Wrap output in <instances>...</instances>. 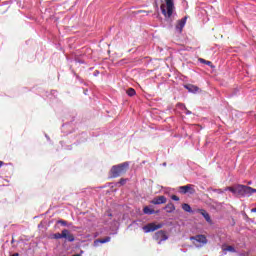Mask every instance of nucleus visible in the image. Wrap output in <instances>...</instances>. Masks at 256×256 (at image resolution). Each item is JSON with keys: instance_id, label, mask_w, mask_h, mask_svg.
Listing matches in <instances>:
<instances>
[{"instance_id": "24", "label": "nucleus", "mask_w": 256, "mask_h": 256, "mask_svg": "<svg viewBox=\"0 0 256 256\" xmlns=\"http://www.w3.org/2000/svg\"><path fill=\"white\" fill-rule=\"evenodd\" d=\"M119 183H120V185H125V180L121 179Z\"/></svg>"}, {"instance_id": "14", "label": "nucleus", "mask_w": 256, "mask_h": 256, "mask_svg": "<svg viewBox=\"0 0 256 256\" xmlns=\"http://www.w3.org/2000/svg\"><path fill=\"white\" fill-rule=\"evenodd\" d=\"M143 211L145 215H154V213H159V211L155 212V210L149 206L144 207Z\"/></svg>"}, {"instance_id": "2", "label": "nucleus", "mask_w": 256, "mask_h": 256, "mask_svg": "<svg viewBox=\"0 0 256 256\" xmlns=\"http://www.w3.org/2000/svg\"><path fill=\"white\" fill-rule=\"evenodd\" d=\"M165 4H162L160 6L161 12L164 15V17H171L173 15V9H175V3L173 0H165Z\"/></svg>"}, {"instance_id": "21", "label": "nucleus", "mask_w": 256, "mask_h": 256, "mask_svg": "<svg viewBox=\"0 0 256 256\" xmlns=\"http://www.w3.org/2000/svg\"><path fill=\"white\" fill-rule=\"evenodd\" d=\"M199 61H200V63H204L205 65H211V61H207L203 58H200Z\"/></svg>"}, {"instance_id": "26", "label": "nucleus", "mask_w": 256, "mask_h": 256, "mask_svg": "<svg viewBox=\"0 0 256 256\" xmlns=\"http://www.w3.org/2000/svg\"><path fill=\"white\" fill-rule=\"evenodd\" d=\"M0 167H3V161H0Z\"/></svg>"}, {"instance_id": "22", "label": "nucleus", "mask_w": 256, "mask_h": 256, "mask_svg": "<svg viewBox=\"0 0 256 256\" xmlns=\"http://www.w3.org/2000/svg\"><path fill=\"white\" fill-rule=\"evenodd\" d=\"M171 200H172V201H179V196H177V195H172V196H171Z\"/></svg>"}, {"instance_id": "4", "label": "nucleus", "mask_w": 256, "mask_h": 256, "mask_svg": "<svg viewBox=\"0 0 256 256\" xmlns=\"http://www.w3.org/2000/svg\"><path fill=\"white\" fill-rule=\"evenodd\" d=\"M253 193H256V189L250 186L240 185L239 197H251Z\"/></svg>"}, {"instance_id": "17", "label": "nucleus", "mask_w": 256, "mask_h": 256, "mask_svg": "<svg viewBox=\"0 0 256 256\" xmlns=\"http://www.w3.org/2000/svg\"><path fill=\"white\" fill-rule=\"evenodd\" d=\"M63 239H67L68 241H70V243H73V241H75V236H73V234H71V232L67 230L66 237H63Z\"/></svg>"}, {"instance_id": "10", "label": "nucleus", "mask_w": 256, "mask_h": 256, "mask_svg": "<svg viewBox=\"0 0 256 256\" xmlns=\"http://www.w3.org/2000/svg\"><path fill=\"white\" fill-rule=\"evenodd\" d=\"M185 23H187V18H183L178 21V24L176 25V30L181 33L183 31V27H185Z\"/></svg>"}, {"instance_id": "7", "label": "nucleus", "mask_w": 256, "mask_h": 256, "mask_svg": "<svg viewBox=\"0 0 256 256\" xmlns=\"http://www.w3.org/2000/svg\"><path fill=\"white\" fill-rule=\"evenodd\" d=\"M180 193H183L184 195L187 193H190L191 195H193V193H195V189H193V185L188 184L185 186H181L179 188Z\"/></svg>"}, {"instance_id": "19", "label": "nucleus", "mask_w": 256, "mask_h": 256, "mask_svg": "<svg viewBox=\"0 0 256 256\" xmlns=\"http://www.w3.org/2000/svg\"><path fill=\"white\" fill-rule=\"evenodd\" d=\"M135 94H136L135 89L129 88L127 90V95H129V97H134Z\"/></svg>"}, {"instance_id": "12", "label": "nucleus", "mask_w": 256, "mask_h": 256, "mask_svg": "<svg viewBox=\"0 0 256 256\" xmlns=\"http://www.w3.org/2000/svg\"><path fill=\"white\" fill-rule=\"evenodd\" d=\"M185 89H187L189 91V93H197V91H199V87L195 86V85H186Z\"/></svg>"}, {"instance_id": "25", "label": "nucleus", "mask_w": 256, "mask_h": 256, "mask_svg": "<svg viewBox=\"0 0 256 256\" xmlns=\"http://www.w3.org/2000/svg\"><path fill=\"white\" fill-rule=\"evenodd\" d=\"M251 212H252V213H256V208H253V209L251 210Z\"/></svg>"}, {"instance_id": "9", "label": "nucleus", "mask_w": 256, "mask_h": 256, "mask_svg": "<svg viewBox=\"0 0 256 256\" xmlns=\"http://www.w3.org/2000/svg\"><path fill=\"white\" fill-rule=\"evenodd\" d=\"M225 191H231L233 195H236L237 197H239L240 191H241V185H237L235 187H227L225 188Z\"/></svg>"}, {"instance_id": "16", "label": "nucleus", "mask_w": 256, "mask_h": 256, "mask_svg": "<svg viewBox=\"0 0 256 256\" xmlns=\"http://www.w3.org/2000/svg\"><path fill=\"white\" fill-rule=\"evenodd\" d=\"M200 214L206 219L207 223H211V216L204 209L200 210Z\"/></svg>"}, {"instance_id": "3", "label": "nucleus", "mask_w": 256, "mask_h": 256, "mask_svg": "<svg viewBox=\"0 0 256 256\" xmlns=\"http://www.w3.org/2000/svg\"><path fill=\"white\" fill-rule=\"evenodd\" d=\"M190 241H193V245L198 248L207 245V237H205V235L193 236L190 238Z\"/></svg>"}, {"instance_id": "27", "label": "nucleus", "mask_w": 256, "mask_h": 256, "mask_svg": "<svg viewBox=\"0 0 256 256\" xmlns=\"http://www.w3.org/2000/svg\"><path fill=\"white\" fill-rule=\"evenodd\" d=\"M12 256H19V254H18V253H15V254H13Z\"/></svg>"}, {"instance_id": "15", "label": "nucleus", "mask_w": 256, "mask_h": 256, "mask_svg": "<svg viewBox=\"0 0 256 256\" xmlns=\"http://www.w3.org/2000/svg\"><path fill=\"white\" fill-rule=\"evenodd\" d=\"M164 209H166V213H173L175 211V205L170 202L165 206Z\"/></svg>"}, {"instance_id": "23", "label": "nucleus", "mask_w": 256, "mask_h": 256, "mask_svg": "<svg viewBox=\"0 0 256 256\" xmlns=\"http://www.w3.org/2000/svg\"><path fill=\"white\" fill-rule=\"evenodd\" d=\"M59 223H60L61 225H63L64 227L67 225V221H65V220H61V221H59Z\"/></svg>"}, {"instance_id": "20", "label": "nucleus", "mask_w": 256, "mask_h": 256, "mask_svg": "<svg viewBox=\"0 0 256 256\" xmlns=\"http://www.w3.org/2000/svg\"><path fill=\"white\" fill-rule=\"evenodd\" d=\"M224 251H230L231 253H235V247L228 246L227 248L224 249Z\"/></svg>"}, {"instance_id": "1", "label": "nucleus", "mask_w": 256, "mask_h": 256, "mask_svg": "<svg viewBox=\"0 0 256 256\" xmlns=\"http://www.w3.org/2000/svg\"><path fill=\"white\" fill-rule=\"evenodd\" d=\"M127 169H129V162H124L122 164L113 166L111 168V175L112 177H121L123 173H127Z\"/></svg>"}, {"instance_id": "29", "label": "nucleus", "mask_w": 256, "mask_h": 256, "mask_svg": "<svg viewBox=\"0 0 256 256\" xmlns=\"http://www.w3.org/2000/svg\"><path fill=\"white\" fill-rule=\"evenodd\" d=\"M240 256H246L245 254H240Z\"/></svg>"}, {"instance_id": "8", "label": "nucleus", "mask_w": 256, "mask_h": 256, "mask_svg": "<svg viewBox=\"0 0 256 256\" xmlns=\"http://www.w3.org/2000/svg\"><path fill=\"white\" fill-rule=\"evenodd\" d=\"M150 203L152 205H164V203H167V198L165 196H158L154 198Z\"/></svg>"}, {"instance_id": "5", "label": "nucleus", "mask_w": 256, "mask_h": 256, "mask_svg": "<svg viewBox=\"0 0 256 256\" xmlns=\"http://www.w3.org/2000/svg\"><path fill=\"white\" fill-rule=\"evenodd\" d=\"M163 224H155V223H149L142 227L144 233H153V231H157V229H162Z\"/></svg>"}, {"instance_id": "13", "label": "nucleus", "mask_w": 256, "mask_h": 256, "mask_svg": "<svg viewBox=\"0 0 256 256\" xmlns=\"http://www.w3.org/2000/svg\"><path fill=\"white\" fill-rule=\"evenodd\" d=\"M67 229L62 230V233H56L53 235L54 239H63V237H67Z\"/></svg>"}, {"instance_id": "18", "label": "nucleus", "mask_w": 256, "mask_h": 256, "mask_svg": "<svg viewBox=\"0 0 256 256\" xmlns=\"http://www.w3.org/2000/svg\"><path fill=\"white\" fill-rule=\"evenodd\" d=\"M182 209H183V211H186V213H191L193 211L189 204H183Z\"/></svg>"}, {"instance_id": "28", "label": "nucleus", "mask_w": 256, "mask_h": 256, "mask_svg": "<svg viewBox=\"0 0 256 256\" xmlns=\"http://www.w3.org/2000/svg\"><path fill=\"white\" fill-rule=\"evenodd\" d=\"M73 256H81V254H76V255H73Z\"/></svg>"}, {"instance_id": "6", "label": "nucleus", "mask_w": 256, "mask_h": 256, "mask_svg": "<svg viewBox=\"0 0 256 256\" xmlns=\"http://www.w3.org/2000/svg\"><path fill=\"white\" fill-rule=\"evenodd\" d=\"M153 239L155 241H158V245H161L163 241H167V239H169V236H167V233H165V231L160 230L154 234Z\"/></svg>"}, {"instance_id": "11", "label": "nucleus", "mask_w": 256, "mask_h": 256, "mask_svg": "<svg viewBox=\"0 0 256 256\" xmlns=\"http://www.w3.org/2000/svg\"><path fill=\"white\" fill-rule=\"evenodd\" d=\"M109 241H111V237L95 240L94 247H99V243H109Z\"/></svg>"}]
</instances>
